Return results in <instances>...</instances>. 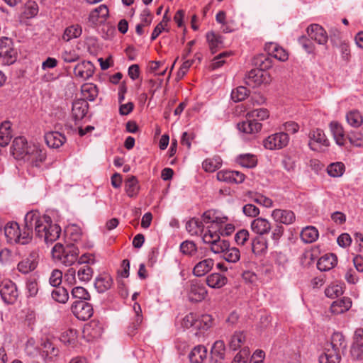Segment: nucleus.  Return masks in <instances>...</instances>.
Listing matches in <instances>:
<instances>
[{
	"mask_svg": "<svg viewBox=\"0 0 363 363\" xmlns=\"http://www.w3.org/2000/svg\"><path fill=\"white\" fill-rule=\"evenodd\" d=\"M24 220L26 228L29 229L30 235L34 228L36 236L43 239L46 243L53 242L60 238V226L54 223L47 215H40L37 211H31L26 214Z\"/></svg>",
	"mask_w": 363,
	"mask_h": 363,
	"instance_id": "nucleus-1",
	"label": "nucleus"
},
{
	"mask_svg": "<svg viewBox=\"0 0 363 363\" xmlns=\"http://www.w3.org/2000/svg\"><path fill=\"white\" fill-rule=\"evenodd\" d=\"M4 234L7 241L10 243L26 245L32 240L29 229L25 226L23 230H21L18 224L16 222H11L6 225Z\"/></svg>",
	"mask_w": 363,
	"mask_h": 363,
	"instance_id": "nucleus-2",
	"label": "nucleus"
},
{
	"mask_svg": "<svg viewBox=\"0 0 363 363\" xmlns=\"http://www.w3.org/2000/svg\"><path fill=\"white\" fill-rule=\"evenodd\" d=\"M186 296L191 302H199L203 300L207 296V291L201 281L193 279L187 283Z\"/></svg>",
	"mask_w": 363,
	"mask_h": 363,
	"instance_id": "nucleus-3",
	"label": "nucleus"
},
{
	"mask_svg": "<svg viewBox=\"0 0 363 363\" xmlns=\"http://www.w3.org/2000/svg\"><path fill=\"white\" fill-rule=\"evenodd\" d=\"M17 58V53L12 47L11 40L8 38L0 39V63L4 65H10L14 63Z\"/></svg>",
	"mask_w": 363,
	"mask_h": 363,
	"instance_id": "nucleus-4",
	"label": "nucleus"
},
{
	"mask_svg": "<svg viewBox=\"0 0 363 363\" xmlns=\"http://www.w3.org/2000/svg\"><path fill=\"white\" fill-rule=\"evenodd\" d=\"M289 141V137L286 133L279 132L269 135L263 140L264 147L270 150H279L286 147Z\"/></svg>",
	"mask_w": 363,
	"mask_h": 363,
	"instance_id": "nucleus-5",
	"label": "nucleus"
},
{
	"mask_svg": "<svg viewBox=\"0 0 363 363\" xmlns=\"http://www.w3.org/2000/svg\"><path fill=\"white\" fill-rule=\"evenodd\" d=\"M245 83L252 87H257L262 84L269 83L270 76L269 73L263 69H252L245 76Z\"/></svg>",
	"mask_w": 363,
	"mask_h": 363,
	"instance_id": "nucleus-6",
	"label": "nucleus"
},
{
	"mask_svg": "<svg viewBox=\"0 0 363 363\" xmlns=\"http://www.w3.org/2000/svg\"><path fill=\"white\" fill-rule=\"evenodd\" d=\"M0 294L5 303H14L18 296L16 284L11 280L2 281L0 284Z\"/></svg>",
	"mask_w": 363,
	"mask_h": 363,
	"instance_id": "nucleus-7",
	"label": "nucleus"
},
{
	"mask_svg": "<svg viewBox=\"0 0 363 363\" xmlns=\"http://www.w3.org/2000/svg\"><path fill=\"white\" fill-rule=\"evenodd\" d=\"M71 310L74 316L82 320H88L93 315L92 306L86 301H75L72 305Z\"/></svg>",
	"mask_w": 363,
	"mask_h": 363,
	"instance_id": "nucleus-8",
	"label": "nucleus"
},
{
	"mask_svg": "<svg viewBox=\"0 0 363 363\" xmlns=\"http://www.w3.org/2000/svg\"><path fill=\"white\" fill-rule=\"evenodd\" d=\"M45 158L46 154L44 150H41L37 145L30 144V149H28V153L26 154L23 160L29 162L34 167H40Z\"/></svg>",
	"mask_w": 363,
	"mask_h": 363,
	"instance_id": "nucleus-9",
	"label": "nucleus"
},
{
	"mask_svg": "<svg viewBox=\"0 0 363 363\" xmlns=\"http://www.w3.org/2000/svg\"><path fill=\"white\" fill-rule=\"evenodd\" d=\"M30 147V144H28L25 138L17 137L13 141L11 153L17 160H24Z\"/></svg>",
	"mask_w": 363,
	"mask_h": 363,
	"instance_id": "nucleus-10",
	"label": "nucleus"
},
{
	"mask_svg": "<svg viewBox=\"0 0 363 363\" xmlns=\"http://www.w3.org/2000/svg\"><path fill=\"white\" fill-rule=\"evenodd\" d=\"M183 255L188 258L185 260V264L191 265L201 258V253L199 252L196 245L193 241L183 242Z\"/></svg>",
	"mask_w": 363,
	"mask_h": 363,
	"instance_id": "nucleus-11",
	"label": "nucleus"
},
{
	"mask_svg": "<svg viewBox=\"0 0 363 363\" xmlns=\"http://www.w3.org/2000/svg\"><path fill=\"white\" fill-rule=\"evenodd\" d=\"M271 217L275 222L286 225L294 223L296 220L295 213L289 209H274L271 213Z\"/></svg>",
	"mask_w": 363,
	"mask_h": 363,
	"instance_id": "nucleus-12",
	"label": "nucleus"
},
{
	"mask_svg": "<svg viewBox=\"0 0 363 363\" xmlns=\"http://www.w3.org/2000/svg\"><path fill=\"white\" fill-rule=\"evenodd\" d=\"M38 252L35 250L32 251L26 259L18 264V270L25 274L33 271L38 264Z\"/></svg>",
	"mask_w": 363,
	"mask_h": 363,
	"instance_id": "nucleus-13",
	"label": "nucleus"
},
{
	"mask_svg": "<svg viewBox=\"0 0 363 363\" xmlns=\"http://www.w3.org/2000/svg\"><path fill=\"white\" fill-rule=\"evenodd\" d=\"M309 139L308 145L313 150H317L318 147L320 146L327 147L329 145V140L323 130L319 128L311 131Z\"/></svg>",
	"mask_w": 363,
	"mask_h": 363,
	"instance_id": "nucleus-14",
	"label": "nucleus"
},
{
	"mask_svg": "<svg viewBox=\"0 0 363 363\" xmlns=\"http://www.w3.org/2000/svg\"><path fill=\"white\" fill-rule=\"evenodd\" d=\"M307 34L311 39L320 45H325L328 42V35L324 28L318 24H311L307 28Z\"/></svg>",
	"mask_w": 363,
	"mask_h": 363,
	"instance_id": "nucleus-15",
	"label": "nucleus"
},
{
	"mask_svg": "<svg viewBox=\"0 0 363 363\" xmlns=\"http://www.w3.org/2000/svg\"><path fill=\"white\" fill-rule=\"evenodd\" d=\"M218 180L230 184H240L245 180L244 174L238 171L222 170L217 173Z\"/></svg>",
	"mask_w": 363,
	"mask_h": 363,
	"instance_id": "nucleus-16",
	"label": "nucleus"
},
{
	"mask_svg": "<svg viewBox=\"0 0 363 363\" xmlns=\"http://www.w3.org/2000/svg\"><path fill=\"white\" fill-rule=\"evenodd\" d=\"M94 66L90 61H82L74 69V75L82 80H86L93 76Z\"/></svg>",
	"mask_w": 363,
	"mask_h": 363,
	"instance_id": "nucleus-17",
	"label": "nucleus"
},
{
	"mask_svg": "<svg viewBox=\"0 0 363 363\" xmlns=\"http://www.w3.org/2000/svg\"><path fill=\"white\" fill-rule=\"evenodd\" d=\"M226 220V217L220 216L218 211L211 209L203 213L201 221L203 222V228H207L208 225L220 226Z\"/></svg>",
	"mask_w": 363,
	"mask_h": 363,
	"instance_id": "nucleus-18",
	"label": "nucleus"
},
{
	"mask_svg": "<svg viewBox=\"0 0 363 363\" xmlns=\"http://www.w3.org/2000/svg\"><path fill=\"white\" fill-rule=\"evenodd\" d=\"M102 325L97 320H91L84 327L83 334L88 341L100 337L103 333Z\"/></svg>",
	"mask_w": 363,
	"mask_h": 363,
	"instance_id": "nucleus-19",
	"label": "nucleus"
},
{
	"mask_svg": "<svg viewBox=\"0 0 363 363\" xmlns=\"http://www.w3.org/2000/svg\"><path fill=\"white\" fill-rule=\"evenodd\" d=\"M251 230L258 235H264L268 234L272 229L271 222L267 218L258 217L251 222Z\"/></svg>",
	"mask_w": 363,
	"mask_h": 363,
	"instance_id": "nucleus-20",
	"label": "nucleus"
},
{
	"mask_svg": "<svg viewBox=\"0 0 363 363\" xmlns=\"http://www.w3.org/2000/svg\"><path fill=\"white\" fill-rule=\"evenodd\" d=\"M262 128V124L256 121L252 118H249L246 114V120L238 123V128L240 131L246 134L258 133Z\"/></svg>",
	"mask_w": 363,
	"mask_h": 363,
	"instance_id": "nucleus-21",
	"label": "nucleus"
},
{
	"mask_svg": "<svg viewBox=\"0 0 363 363\" xmlns=\"http://www.w3.org/2000/svg\"><path fill=\"white\" fill-rule=\"evenodd\" d=\"M363 329L358 328L355 330L354 342L351 348V354L354 359L361 360L363 358Z\"/></svg>",
	"mask_w": 363,
	"mask_h": 363,
	"instance_id": "nucleus-22",
	"label": "nucleus"
},
{
	"mask_svg": "<svg viewBox=\"0 0 363 363\" xmlns=\"http://www.w3.org/2000/svg\"><path fill=\"white\" fill-rule=\"evenodd\" d=\"M45 140L48 147L56 149L60 147L67 140L65 135L58 131L47 133Z\"/></svg>",
	"mask_w": 363,
	"mask_h": 363,
	"instance_id": "nucleus-23",
	"label": "nucleus"
},
{
	"mask_svg": "<svg viewBox=\"0 0 363 363\" xmlns=\"http://www.w3.org/2000/svg\"><path fill=\"white\" fill-rule=\"evenodd\" d=\"M108 9L105 4H101L91 11L89 16V21L93 24H98L104 22L108 16Z\"/></svg>",
	"mask_w": 363,
	"mask_h": 363,
	"instance_id": "nucleus-24",
	"label": "nucleus"
},
{
	"mask_svg": "<svg viewBox=\"0 0 363 363\" xmlns=\"http://www.w3.org/2000/svg\"><path fill=\"white\" fill-rule=\"evenodd\" d=\"M195 263L196 264L193 268L192 272L194 276L198 277L206 274L212 269L214 265L213 259L210 258L205 259L199 262L197 261Z\"/></svg>",
	"mask_w": 363,
	"mask_h": 363,
	"instance_id": "nucleus-25",
	"label": "nucleus"
},
{
	"mask_svg": "<svg viewBox=\"0 0 363 363\" xmlns=\"http://www.w3.org/2000/svg\"><path fill=\"white\" fill-rule=\"evenodd\" d=\"M337 263V258L335 255L330 253L322 256L317 262V267L320 271L326 272L330 270Z\"/></svg>",
	"mask_w": 363,
	"mask_h": 363,
	"instance_id": "nucleus-26",
	"label": "nucleus"
},
{
	"mask_svg": "<svg viewBox=\"0 0 363 363\" xmlns=\"http://www.w3.org/2000/svg\"><path fill=\"white\" fill-rule=\"evenodd\" d=\"M265 50L274 58L284 62L288 60L289 55L286 51L274 43H268L265 45Z\"/></svg>",
	"mask_w": 363,
	"mask_h": 363,
	"instance_id": "nucleus-27",
	"label": "nucleus"
},
{
	"mask_svg": "<svg viewBox=\"0 0 363 363\" xmlns=\"http://www.w3.org/2000/svg\"><path fill=\"white\" fill-rule=\"evenodd\" d=\"M88 111V104L85 100L78 99L73 102L72 115L75 121L82 120Z\"/></svg>",
	"mask_w": 363,
	"mask_h": 363,
	"instance_id": "nucleus-28",
	"label": "nucleus"
},
{
	"mask_svg": "<svg viewBox=\"0 0 363 363\" xmlns=\"http://www.w3.org/2000/svg\"><path fill=\"white\" fill-rule=\"evenodd\" d=\"M351 306V299L347 297H343L333 302L330 306V311L335 315H339L347 311Z\"/></svg>",
	"mask_w": 363,
	"mask_h": 363,
	"instance_id": "nucleus-29",
	"label": "nucleus"
},
{
	"mask_svg": "<svg viewBox=\"0 0 363 363\" xmlns=\"http://www.w3.org/2000/svg\"><path fill=\"white\" fill-rule=\"evenodd\" d=\"M79 253V249L77 247L67 246V250L59 262L65 266H72L77 261Z\"/></svg>",
	"mask_w": 363,
	"mask_h": 363,
	"instance_id": "nucleus-30",
	"label": "nucleus"
},
{
	"mask_svg": "<svg viewBox=\"0 0 363 363\" xmlns=\"http://www.w3.org/2000/svg\"><path fill=\"white\" fill-rule=\"evenodd\" d=\"M330 129L333 135L336 144L339 146H343L346 142V137L343 127L336 121H332L330 123Z\"/></svg>",
	"mask_w": 363,
	"mask_h": 363,
	"instance_id": "nucleus-31",
	"label": "nucleus"
},
{
	"mask_svg": "<svg viewBox=\"0 0 363 363\" xmlns=\"http://www.w3.org/2000/svg\"><path fill=\"white\" fill-rule=\"evenodd\" d=\"M340 361L341 355L340 351L327 347L323 354L319 357L320 363H340Z\"/></svg>",
	"mask_w": 363,
	"mask_h": 363,
	"instance_id": "nucleus-32",
	"label": "nucleus"
},
{
	"mask_svg": "<svg viewBox=\"0 0 363 363\" xmlns=\"http://www.w3.org/2000/svg\"><path fill=\"white\" fill-rule=\"evenodd\" d=\"M228 282V278L220 273H212L206 277V284L213 289H220Z\"/></svg>",
	"mask_w": 363,
	"mask_h": 363,
	"instance_id": "nucleus-33",
	"label": "nucleus"
},
{
	"mask_svg": "<svg viewBox=\"0 0 363 363\" xmlns=\"http://www.w3.org/2000/svg\"><path fill=\"white\" fill-rule=\"evenodd\" d=\"M220 226L208 225L202 236L203 242L208 245L216 242L220 238Z\"/></svg>",
	"mask_w": 363,
	"mask_h": 363,
	"instance_id": "nucleus-34",
	"label": "nucleus"
},
{
	"mask_svg": "<svg viewBox=\"0 0 363 363\" xmlns=\"http://www.w3.org/2000/svg\"><path fill=\"white\" fill-rule=\"evenodd\" d=\"M12 137L11 125L9 121H4L0 125V146L8 145Z\"/></svg>",
	"mask_w": 363,
	"mask_h": 363,
	"instance_id": "nucleus-35",
	"label": "nucleus"
},
{
	"mask_svg": "<svg viewBox=\"0 0 363 363\" xmlns=\"http://www.w3.org/2000/svg\"><path fill=\"white\" fill-rule=\"evenodd\" d=\"M207 357V349L203 345H197L189 354L191 363H202Z\"/></svg>",
	"mask_w": 363,
	"mask_h": 363,
	"instance_id": "nucleus-36",
	"label": "nucleus"
},
{
	"mask_svg": "<svg viewBox=\"0 0 363 363\" xmlns=\"http://www.w3.org/2000/svg\"><path fill=\"white\" fill-rule=\"evenodd\" d=\"M81 93L84 98L82 100L93 101L97 97L99 91L93 83H85L81 87Z\"/></svg>",
	"mask_w": 363,
	"mask_h": 363,
	"instance_id": "nucleus-37",
	"label": "nucleus"
},
{
	"mask_svg": "<svg viewBox=\"0 0 363 363\" xmlns=\"http://www.w3.org/2000/svg\"><path fill=\"white\" fill-rule=\"evenodd\" d=\"M113 284V279L108 274H101L96 277L94 286L99 293H104L108 290Z\"/></svg>",
	"mask_w": 363,
	"mask_h": 363,
	"instance_id": "nucleus-38",
	"label": "nucleus"
},
{
	"mask_svg": "<svg viewBox=\"0 0 363 363\" xmlns=\"http://www.w3.org/2000/svg\"><path fill=\"white\" fill-rule=\"evenodd\" d=\"M300 236L304 243H312L318 238L319 233L315 227L310 225L302 229Z\"/></svg>",
	"mask_w": 363,
	"mask_h": 363,
	"instance_id": "nucleus-39",
	"label": "nucleus"
},
{
	"mask_svg": "<svg viewBox=\"0 0 363 363\" xmlns=\"http://www.w3.org/2000/svg\"><path fill=\"white\" fill-rule=\"evenodd\" d=\"M327 347L335 349L340 351L345 349L347 347L344 335L339 332L334 333L331 336L330 342L327 345Z\"/></svg>",
	"mask_w": 363,
	"mask_h": 363,
	"instance_id": "nucleus-40",
	"label": "nucleus"
},
{
	"mask_svg": "<svg viewBox=\"0 0 363 363\" xmlns=\"http://www.w3.org/2000/svg\"><path fill=\"white\" fill-rule=\"evenodd\" d=\"M345 117L347 123L352 128H359L363 123V116L358 110L348 111Z\"/></svg>",
	"mask_w": 363,
	"mask_h": 363,
	"instance_id": "nucleus-41",
	"label": "nucleus"
},
{
	"mask_svg": "<svg viewBox=\"0 0 363 363\" xmlns=\"http://www.w3.org/2000/svg\"><path fill=\"white\" fill-rule=\"evenodd\" d=\"M222 166V160L219 156L206 159L202 163V167L206 172H214Z\"/></svg>",
	"mask_w": 363,
	"mask_h": 363,
	"instance_id": "nucleus-42",
	"label": "nucleus"
},
{
	"mask_svg": "<svg viewBox=\"0 0 363 363\" xmlns=\"http://www.w3.org/2000/svg\"><path fill=\"white\" fill-rule=\"evenodd\" d=\"M203 224L199 218H193L186 223V230L191 235H197L203 231Z\"/></svg>",
	"mask_w": 363,
	"mask_h": 363,
	"instance_id": "nucleus-43",
	"label": "nucleus"
},
{
	"mask_svg": "<svg viewBox=\"0 0 363 363\" xmlns=\"http://www.w3.org/2000/svg\"><path fill=\"white\" fill-rule=\"evenodd\" d=\"M140 186L135 177L131 176L125 183V191L128 196L133 198L137 196L139 193Z\"/></svg>",
	"mask_w": 363,
	"mask_h": 363,
	"instance_id": "nucleus-44",
	"label": "nucleus"
},
{
	"mask_svg": "<svg viewBox=\"0 0 363 363\" xmlns=\"http://www.w3.org/2000/svg\"><path fill=\"white\" fill-rule=\"evenodd\" d=\"M82 33V28L79 25H72L65 28L62 35V40L69 42L72 39L79 38Z\"/></svg>",
	"mask_w": 363,
	"mask_h": 363,
	"instance_id": "nucleus-45",
	"label": "nucleus"
},
{
	"mask_svg": "<svg viewBox=\"0 0 363 363\" xmlns=\"http://www.w3.org/2000/svg\"><path fill=\"white\" fill-rule=\"evenodd\" d=\"M247 196L250 199V201H254L266 208H270L273 206V201L271 199L266 197L260 194L249 191L247 194Z\"/></svg>",
	"mask_w": 363,
	"mask_h": 363,
	"instance_id": "nucleus-46",
	"label": "nucleus"
},
{
	"mask_svg": "<svg viewBox=\"0 0 363 363\" xmlns=\"http://www.w3.org/2000/svg\"><path fill=\"white\" fill-rule=\"evenodd\" d=\"M94 271L89 265L80 266L77 269V276L81 283H88L92 278Z\"/></svg>",
	"mask_w": 363,
	"mask_h": 363,
	"instance_id": "nucleus-47",
	"label": "nucleus"
},
{
	"mask_svg": "<svg viewBox=\"0 0 363 363\" xmlns=\"http://www.w3.org/2000/svg\"><path fill=\"white\" fill-rule=\"evenodd\" d=\"M236 162L243 167L252 168L256 166L257 160L252 154H243L237 157Z\"/></svg>",
	"mask_w": 363,
	"mask_h": 363,
	"instance_id": "nucleus-48",
	"label": "nucleus"
},
{
	"mask_svg": "<svg viewBox=\"0 0 363 363\" xmlns=\"http://www.w3.org/2000/svg\"><path fill=\"white\" fill-rule=\"evenodd\" d=\"M225 352V343L223 340H217L214 342L211 348V355L216 362L224 359Z\"/></svg>",
	"mask_w": 363,
	"mask_h": 363,
	"instance_id": "nucleus-49",
	"label": "nucleus"
},
{
	"mask_svg": "<svg viewBox=\"0 0 363 363\" xmlns=\"http://www.w3.org/2000/svg\"><path fill=\"white\" fill-rule=\"evenodd\" d=\"M206 40L213 53H214L217 49L223 46V40L221 36L216 34L214 32L207 33Z\"/></svg>",
	"mask_w": 363,
	"mask_h": 363,
	"instance_id": "nucleus-50",
	"label": "nucleus"
},
{
	"mask_svg": "<svg viewBox=\"0 0 363 363\" xmlns=\"http://www.w3.org/2000/svg\"><path fill=\"white\" fill-rule=\"evenodd\" d=\"M201 325L199 316L193 312L189 313L183 318V328H191L198 330Z\"/></svg>",
	"mask_w": 363,
	"mask_h": 363,
	"instance_id": "nucleus-51",
	"label": "nucleus"
},
{
	"mask_svg": "<svg viewBox=\"0 0 363 363\" xmlns=\"http://www.w3.org/2000/svg\"><path fill=\"white\" fill-rule=\"evenodd\" d=\"M246 336L242 332H235L229 342V347L233 350H238L245 343Z\"/></svg>",
	"mask_w": 363,
	"mask_h": 363,
	"instance_id": "nucleus-52",
	"label": "nucleus"
},
{
	"mask_svg": "<svg viewBox=\"0 0 363 363\" xmlns=\"http://www.w3.org/2000/svg\"><path fill=\"white\" fill-rule=\"evenodd\" d=\"M267 249V242L260 237H255L252 240V250L256 255L264 253Z\"/></svg>",
	"mask_w": 363,
	"mask_h": 363,
	"instance_id": "nucleus-53",
	"label": "nucleus"
},
{
	"mask_svg": "<svg viewBox=\"0 0 363 363\" xmlns=\"http://www.w3.org/2000/svg\"><path fill=\"white\" fill-rule=\"evenodd\" d=\"M345 170V164L340 162L332 163L327 167V172L332 177H341L344 174Z\"/></svg>",
	"mask_w": 363,
	"mask_h": 363,
	"instance_id": "nucleus-54",
	"label": "nucleus"
},
{
	"mask_svg": "<svg viewBox=\"0 0 363 363\" xmlns=\"http://www.w3.org/2000/svg\"><path fill=\"white\" fill-rule=\"evenodd\" d=\"M52 298L61 303H65L69 298V294L66 289L64 287H55L51 294Z\"/></svg>",
	"mask_w": 363,
	"mask_h": 363,
	"instance_id": "nucleus-55",
	"label": "nucleus"
},
{
	"mask_svg": "<svg viewBox=\"0 0 363 363\" xmlns=\"http://www.w3.org/2000/svg\"><path fill=\"white\" fill-rule=\"evenodd\" d=\"M223 258L228 262L235 263L240 259V250L235 247H228V250L223 255Z\"/></svg>",
	"mask_w": 363,
	"mask_h": 363,
	"instance_id": "nucleus-56",
	"label": "nucleus"
},
{
	"mask_svg": "<svg viewBox=\"0 0 363 363\" xmlns=\"http://www.w3.org/2000/svg\"><path fill=\"white\" fill-rule=\"evenodd\" d=\"M247 114L249 118L259 122L266 120L269 116L268 110L264 108L254 109L247 112Z\"/></svg>",
	"mask_w": 363,
	"mask_h": 363,
	"instance_id": "nucleus-57",
	"label": "nucleus"
},
{
	"mask_svg": "<svg viewBox=\"0 0 363 363\" xmlns=\"http://www.w3.org/2000/svg\"><path fill=\"white\" fill-rule=\"evenodd\" d=\"M229 246V242L227 240L220 238L216 242L210 245V250L215 254L222 253L223 255Z\"/></svg>",
	"mask_w": 363,
	"mask_h": 363,
	"instance_id": "nucleus-58",
	"label": "nucleus"
},
{
	"mask_svg": "<svg viewBox=\"0 0 363 363\" xmlns=\"http://www.w3.org/2000/svg\"><path fill=\"white\" fill-rule=\"evenodd\" d=\"M38 12V4L33 1H28L24 6L23 12V16L26 18H31L35 16Z\"/></svg>",
	"mask_w": 363,
	"mask_h": 363,
	"instance_id": "nucleus-59",
	"label": "nucleus"
},
{
	"mask_svg": "<svg viewBox=\"0 0 363 363\" xmlns=\"http://www.w3.org/2000/svg\"><path fill=\"white\" fill-rule=\"evenodd\" d=\"M60 340L65 345H71L77 340V331L73 329H68L62 333Z\"/></svg>",
	"mask_w": 363,
	"mask_h": 363,
	"instance_id": "nucleus-60",
	"label": "nucleus"
},
{
	"mask_svg": "<svg viewBox=\"0 0 363 363\" xmlns=\"http://www.w3.org/2000/svg\"><path fill=\"white\" fill-rule=\"evenodd\" d=\"M249 94V91L245 86H238L235 89L232 91L231 98L235 101H241L244 100Z\"/></svg>",
	"mask_w": 363,
	"mask_h": 363,
	"instance_id": "nucleus-61",
	"label": "nucleus"
},
{
	"mask_svg": "<svg viewBox=\"0 0 363 363\" xmlns=\"http://www.w3.org/2000/svg\"><path fill=\"white\" fill-rule=\"evenodd\" d=\"M325 294L326 296L335 298L343 294L342 286L339 284H331L325 289Z\"/></svg>",
	"mask_w": 363,
	"mask_h": 363,
	"instance_id": "nucleus-62",
	"label": "nucleus"
},
{
	"mask_svg": "<svg viewBox=\"0 0 363 363\" xmlns=\"http://www.w3.org/2000/svg\"><path fill=\"white\" fill-rule=\"evenodd\" d=\"M347 138L352 145L356 147H363V134L361 131H351Z\"/></svg>",
	"mask_w": 363,
	"mask_h": 363,
	"instance_id": "nucleus-63",
	"label": "nucleus"
},
{
	"mask_svg": "<svg viewBox=\"0 0 363 363\" xmlns=\"http://www.w3.org/2000/svg\"><path fill=\"white\" fill-rule=\"evenodd\" d=\"M71 295L73 298L82 301L88 300L90 297L88 291L82 286L74 287L71 291Z\"/></svg>",
	"mask_w": 363,
	"mask_h": 363,
	"instance_id": "nucleus-64",
	"label": "nucleus"
}]
</instances>
